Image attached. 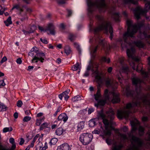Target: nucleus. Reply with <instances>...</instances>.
Masks as SVG:
<instances>
[{
  "mask_svg": "<svg viewBox=\"0 0 150 150\" xmlns=\"http://www.w3.org/2000/svg\"><path fill=\"white\" fill-rule=\"evenodd\" d=\"M126 22L128 26L127 31L123 35V39L125 44L121 43V46L122 48L124 47H127V45H128L130 47V49H127V53L128 57L132 59L133 60L138 61L139 59L134 55L135 51L134 45H135L139 48H142L145 46L144 43L141 40L132 41L128 42L127 40L130 38L134 37V35L137 32L138 28L142 26L143 24L141 23L133 24L132 21L130 19H127Z\"/></svg>",
  "mask_w": 150,
  "mask_h": 150,
  "instance_id": "1",
  "label": "nucleus"
},
{
  "mask_svg": "<svg viewBox=\"0 0 150 150\" xmlns=\"http://www.w3.org/2000/svg\"><path fill=\"white\" fill-rule=\"evenodd\" d=\"M148 60V64L149 67L148 68V72H145L143 71L142 68L140 69H138L139 65L135 67L134 60L132 61L131 63H130V64L134 70H136L137 72L140 73L144 78H147L149 75H150V57H149ZM141 102H142L144 105H148L150 107V100H148L147 97L144 96L140 99L137 100L136 102L133 101L132 103H130L127 104L126 108L123 110H118L117 112L118 117L120 119H122L123 117L127 119L130 113L135 112L136 111L134 110L132 111L131 110L133 109V108L135 107L140 105L141 104Z\"/></svg>",
  "mask_w": 150,
  "mask_h": 150,
  "instance_id": "2",
  "label": "nucleus"
},
{
  "mask_svg": "<svg viewBox=\"0 0 150 150\" xmlns=\"http://www.w3.org/2000/svg\"><path fill=\"white\" fill-rule=\"evenodd\" d=\"M101 96L100 89H98L96 93L94 95V98L97 102V103H95L94 105L97 107L99 105H104L107 101H111L114 103H118L120 101L118 94L114 91L109 92L107 89H105L104 91V99L100 100Z\"/></svg>",
  "mask_w": 150,
  "mask_h": 150,
  "instance_id": "3",
  "label": "nucleus"
},
{
  "mask_svg": "<svg viewBox=\"0 0 150 150\" xmlns=\"http://www.w3.org/2000/svg\"><path fill=\"white\" fill-rule=\"evenodd\" d=\"M96 18L101 23L98 27L95 28L94 32L97 33L101 30H103L105 33H107L109 31L110 33V38L111 40H112L113 36V31L110 23L105 21L102 16L97 15Z\"/></svg>",
  "mask_w": 150,
  "mask_h": 150,
  "instance_id": "4",
  "label": "nucleus"
},
{
  "mask_svg": "<svg viewBox=\"0 0 150 150\" xmlns=\"http://www.w3.org/2000/svg\"><path fill=\"white\" fill-rule=\"evenodd\" d=\"M108 118L110 120V121L105 118V116L103 114H101L100 116L103 119V122L105 126L104 134L105 135L110 136L111 134V130L113 129L112 126L113 124V122L112 120L114 118L115 113L112 109H110L108 112Z\"/></svg>",
  "mask_w": 150,
  "mask_h": 150,
  "instance_id": "5",
  "label": "nucleus"
},
{
  "mask_svg": "<svg viewBox=\"0 0 150 150\" xmlns=\"http://www.w3.org/2000/svg\"><path fill=\"white\" fill-rule=\"evenodd\" d=\"M149 135L148 140L149 141L148 145L150 146V131L147 133ZM131 144L127 150H140V148L143 144L142 140L139 138L133 135L130 136Z\"/></svg>",
  "mask_w": 150,
  "mask_h": 150,
  "instance_id": "6",
  "label": "nucleus"
},
{
  "mask_svg": "<svg viewBox=\"0 0 150 150\" xmlns=\"http://www.w3.org/2000/svg\"><path fill=\"white\" fill-rule=\"evenodd\" d=\"M144 0L146 2L145 9H143L140 7H137L134 10V15L137 19H139L140 18L141 15H145L147 11L150 8V1L147 0Z\"/></svg>",
  "mask_w": 150,
  "mask_h": 150,
  "instance_id": "7",
  "label": "nucleus"
},
{
  "mask_svg": "<svg viewBox=\"0 0 150 150\" xmlns=\"http://www.w3.org/2000/svg\"><path fill=\"white\" fill-rule=\"evenodd\" d=\"M35 48V47H33L31 50L32 52L29 54V55L33 56L34 54V53H36V55L34 57L32 60V63H37L38 61H40L42 63L43 62L45 61V54L43 53L37 52L36 51H34V49Z\"/></svg>",
  "mask_w": 150,
  "mask_h": 150,
  "instance_id": "8",
  "label": "nucleus"
},
{
  "mask_svg": "<svg viewBox=\"0 0 150 150\" xmlns=\"http://www.w3.org/2000/svg\"><path fill=\"white\" fill-rule=\"evenodd\" d=\"M93 138V135L88 133H83L80 136L79 140L82 144L86 145L89 144Z\"/></svg>",
  "mask_w": 150,
  "mask_h": 150,
  "instance_id": "9",
  "label": "nucleus"
},
{
  "mask_svg": "<svg viewBox=\"0 0 150 150\" xmlns=\"http://www.w3.org/2000/svg\"><path fill=\"white\" fill-rule=\"evenodd\" d=\"M38 28L41 32H47L48 34H50L52 35H54L56 33L55 28L52 23H50L48 24L46 28L45 29L42 27L39 26Z\"/></svg>",
  "mask_w": 150,
  "mask_h": 150,
  "instance_id": "10",
  "label": "nucleus"
},
{
  "mask_svg": "<svg viewBox=\"0 0 150 150\" xmlns=\"http://www.w3.org/2000/svg\"><path fill=\"white\" fill-rule=\"evenodd\" d=\"M98 67V64H90L87 67V70L85 73L84 76H88L89 73L88 71L91 70L93 73L95 72L96 74H97V69Z\"/></svg>",
  "mask_w": 150,
  "mask_h": 150,
  "instance_id": "11",
  "label": "nucleus"
},
{
  "mask_svg": "<svg viewBox=\"0 0 150 150\" xmlns=\"http://www.w3.org/2000/svg\"><path fill=\"white\" fill-rule=\"evenodd\" d=\"M129 71L128 67L127 65H125L123 66L120 70V74L117 75L118 79L121 83H122V81H124V79L122 77L121 75V73L124 72L127 74Z\"/></svg>",
  "mask_w": 150,
  "mask_h": 150,
  "instance_id": "12",
  "label": "nucleus"
},
{
  "mask_svg": "<svg viewBox=\"0 0 150 150\" xmlns=\"http://www.w3.org/2000/svg\"><path fill=\"white\" fill-rule=\"evenodd\" d=\"M121 86L123 89V91L126 93L127 96H134V92L130 90L129 85H127L125 88L122 85H121Z\"/></svg>",
  "mask_w": 150,
  "mask_h": 150,
  "instance_id": "13",
  "label": "nucleus"
},
{
  "mask_svg": "<svg viewBox=\"0 0 150 150\" xmlns=\"http://www.w3.org/2000/svg\"><path fill=\"white\" fill-rule=\"evenodd\" d=\"M71 146L67 143H64L59 146L57 150H71Z\"/></svg>",
  "mask_w": 150,
  "mask_h": 150,
  "instance_id": "14",
  "label": "nucleus"
},
{
  "mask_svg": "<svg viewBox=\"0 0 150 150\" xmlns=\"http://www.w3.org/2000/svg\"><path fill=\"white\" fill-rule=\"evenodd\" d=\"M16 9V12L21 16H22L21 13L23 11V10L20 4H16L13 6L12 10Z\"/></svg>",
  "mask_w": 150,
  "mask_h": 150,
  "instance_id": "15",
  "label": "nucleus"
},
{
  "mask_svg": "<svg viewBox=\"0 0 150 150\" xmlns=\"http://www.w3.org/2000/svg\"><path fill=\"white\" fill-rule=\"evenodd\" d=\"M136 122H131V124L132 126V133L134 134L135 132L136 131L137 129V126L139 125V122L137 120H136Z\"/></svg>",
  "mask_w": 150,
  "mask_h": 150,
  "instance_id": "16",
  "label": "nucleus"
},
{
  "mask_svg": "<svg viewBox=\"0 0 150 150\" xmlns=\"http://www.w3.org/2000/svg\"><path fill=\"white\" fill-rule=\"evenodd\" d=\"M68 118L66 114L63 113L61 114L58 117V120L59 121H63L65 122L68 120Z\"/></svg>",
  "mask_w": 150,
  "mask_h": 150,
  "instance_id": "17",
  "label": "nucleus"
},
{
  "mask_svg": "<svg viewBox=\"0 0 150 150\" xmlns=\"http://www.w3.org/2000/svg\"><path fill=\"white\" fill-rule=\"evenodd\" d=\"M122 147V145L120 144L118 145L117 144V143L115 142L113 143V145L111 150H121V149Z\"/></svg>",
  "mask_w": 150,
  "mask_h": 150,
  "instance_id": "18",
  "label": "nucleus"
},
{
  "mask_svg": "<svg viewBox=\"0 0 150 150\" xmlns=\"http://www.w3.org/2000/svg\"><path fill=\"white\" fill-rule=\"evenodd\" d=\"M133 83L135 85L140 84L142 82V80L137 77H134L132 79Z\"/></svg>",
  "mask_w": 150,
  "mask_h": 150,
  "instance_id": "19",
  "label": "nucleus"
},
{
  "mask_svg": "<svg viewBox=\"0 0 150 150\" xmlns=\"http://www.w3.org/2000/svg\"><path fill=\"white\" fill-rule=\"evenodd\" d=\"M81 66L79 64V63H77L76 64L74 65L72 67V69L73 71H76L78 69L79 70L78 71L79 73L80 71Z\"/></svg>",
  "mask_w": 150,
  "mask_h": 150,
  "instance_id": "20",
  "label": "nucleus"
},
{
  "mask_svg": "<svg viewBox=\"0 0 150 150\" xmlns=\"http://www.w3.org/2000/svg\"><path fill=\"white\" fill-rule=\"evenodd\" d=\"M140 38L142 39L150 38V35H147L146 33L144 32L142 33H140Z\"/></svg>",
  "mask_w": 150,
  "mask_h": 150,
  "instance_id": "21",
  "label": "nucleus"
},
{
  "mask_svg": "<svg viewBox=\"0 0 150 150\" xmlns=\"http://www.w3.org/2000/svg\"><path fill=\"white\" fill-rule=\"evenodd\" d=\"M124 3L125 4H136L137 3V0H123Z\"/></svg>",
  "mask_w": 150,
  "mask_h": 150,
  "instance_id": "22",
  "label": "nucleus"
},
{
  "mask_svg": "<svg viewBox=\"0 0 150 150\" xmlns=\"http://www.w3.org/2000/svg\"><path fill=\"white\" fill-rule=\"evenodd\" d=\"M84 122L83 121L80 122L77 126V130L79 131L82 129L84 127Z\"/></svg>",
  "mask_w": 150,
  "mask_h": 150,
  "instance_id": "23",
  "label": "nucleus"
},
{
  "mask_svg": "<svg viewBox=\"0 0 150 150\" xmlns=\"http://www.w3.org/2000/svg\"><path fill=\"white\" fill-rule=\"evenodd\" d=\"M7 109V107L3 103L0 102V111H6Z\"/></svg>",
  "mask_w": 150,
  "mask_h": 150,
  "instance_id": "24",
  "label": "nucleus"
},
{
  "mask_svg": "<svg viewBox=\"0 0 150 150\" xmlns=\"http://www.w3.org/2000/svg\"><path fill=\"white\" fill-rule=\"evenodd\" d=\"M63 132V129L62 128H59L56 130L55 133L57 135L60 136L62 134Z\"/></svg>",
  "mask_w": 150,
  "mask_h": 150,
  "instance_id": "25",
  "label": "nucleus"
},
{
  "mask_svg": "<svg viewBox=\"0 0 150 150\" xmlns=\"http://www.w3.org/2000/svg\"><path fill=\"white\" fill-rule=\"evenodd\" d=\"M6 25L8 26L9 25L12 24L11 18V16L8 17L7 19L4 21Z\"/></svg>",
  "mask_w": 150,
  "mask_h": 150,
  "instance_id": "26",
  "label": "nucleus"
},
{
  "mask_svg": "<svg viewBox=\"0 0 150 150\" xmlns=\"http://www.w3.org/2000/svg\"><path fill=\"white\" fill-rule=\"evenodd\" d=\"M96 125V120L92 119L89 122V126L90 127H92Z\"/></svg>",
  "mask_w": 150,
  "mask_h": 150,
  "instance_id": "27",
  "label": "nucleus"
},
{
  "mask_svg": "<svg viewBox=\"0 0 150 150\" xmlns=\"http://www.w3.org/2000/svg\"><path fill=\"white\" fill-rule=\"evenodd\" d=\"M64 50L65 52L67 55H69L71 52V50L69 46H66Z\"/></svg>",
  "mask_w": 150,
  "mask_h": 150,
  "instance_id": "28",
  "label": "nucleus"
},
{
  "mask_svg": "<svg viewBox=\"0 0 150 150\" xmlns=\"http://www.w3.org/2000/svg\"><path fill=\"white\" fill-rule=\"evenodd\" d=\"M58 141V139L56 138H53L49 142V144L51 146L52 145H55Z\"/></svg>",
  "mask_w": 150,
  "mask_h": 150,
  "instance_id": "29",
  "label": "nucleus"
},
{
  "mask_svg": "<svg viewBox=\"0 0 150 150\" xmlns=\"http://www.w3.org/2000/svg\"><path fill=\"white\" fill-rule=\"evenodd\" d=\"M96 79L99 84L102 83L103 81L100 76L97 74L96 76Z\"/></svg>",
  "mask_w": 150,
  "mask_h": 150,
  "instance_id": "30",
  "label": "nucleus"
},
{
  "mask_svg": "<svg viewBox=\"0 0 150 150\" xmlns=\"http://www.w3.org/2000/svg\"><path fill=\"white\" fill-rule=\"evenodd\" d=\"M119 136L120 137L121 139L122 140L124 141L127 139V136L125 134L120 133Z\"/></svg>",
  "mask_w": 150,
  "mask_h": 150,
  "instance_id": "31",
  "label": "nucleus"
},
{
  "mask_svg": "<svg viewBox=\"0 0 150 150\" xmlns=\"http://www.w3.org/2000/svg\"><path fill=\"white\" fill-rule=\"evenodd\" d=\"M112 17L116 21H118L119 17V13H113Z\"/></svg>",
  "mask_w": 150,
  "mask_h": 150,
  "instance_id": "32",
  "label": "nucleus"
},
{
  "mask_svg": "<svg viewBox=\"0 0 150 150\" xmlns=\"http://www.w3.org/2000/svg\"><path fill=\"white\" fill-rule=\"evenodd\" d=\"M138 130L139 134L140 135H142L144 134V129L143 127L139 126Z\"/></svg>",
  "mask_w": 150,
  "mask_h": 150,
  "instance_id": "33",
  "label": "nucleus"
},
{
  "mask_svg": "<svg viewBox=\"0 0 150 150\" xmlns=\"http://www.w3.org/2000/svg\"><path fill=\"white\" fill-rule=\"evenodd\" d=\"M48 124L47 122H45L43 123L40 127V130H42L43 129L48 127Z\"/></svg>",
  "mask_w": 150,
  "mask_h": 150,
  "instance_id": "34",
  "label": "nucleus"
},
{
  "mask_svg": "<svg viewBox=\"0 0 150 150\" xmlns=\"http://www.w3.org/2000/svg\"><path fill=\"white\" fill-rule=\"evenodd\" d=\"M81 100V97L79 96H75L72 99V100L74 102H76L80 100Z\"/></svg>",
  "mask_w": 150,
  "mask_h": 150,
  "instance_id": "35",
  "label": "nucleus"
},
{
  "mask_svg": "<svg viewBox=\"0 0 150 150\" xmlns=\"http://www.w3.org/2000/svg\"><path fill=\"white\" fill-rule=\"evenodd\" d=\"M111 80L109 78L105 80V84L107 87L112 86L111 83Z\"/></svg>",
  "mask_w": 150,
  "mask_h": 150,
  "instance_id": "36",
  "label": "nucleus"
},
{
  "mask_svg": "<svg viewBox=\"0 0 150 150\" xmlns=\"http://www.w3.org/2000/svg\"><path fill=\"white\" fill-rule=\"evenodd\" d=\"M44 118L43 117V118L40 119H37L36 120V125L37 126H39L40 125V124H41L42 122V120H44Z\"/></svg>",
  "mask_w": 150,
  "mask_h": 150,
  "instance_id": "37",
  "label": "nucleus"
},
{
  "mask_svg": "<svg viewBox=\"0 0 150 150\" xmlns=\"http://www.w3.org/2000/svg\"><path fill=\"white\" fill-rule=\"evenodd\" d=\"M13 129L11 127H5L3 129V132H10Z\"/></svg>",
  "mask_w": 150,
  "mask_h": 150,
  "instance_id": "38",
  "label": "nucleus"
},
{
  "mask_svg": "<svg viewBox=\"0 0 150 150\" xmlns=\"http://www.w3.org/2000/svg\"><path fill=\"white\" fill-rule=\"evenodd\" d=\"M98 47V46H97L93 50H92L91 52V54L92 55V57L93 58H94L95 56V53H96L97 51V49Z\"/></svg>",
  "mask_w": 150,
  "mask_h": 150,
  "instance_id": "39",
  "label": "nucleus"
},
{
  "mask_svg": "<svg viewBox=\"0 0 150 150\" xmlns=\"http://www.w3.org/2000/svg\"><path fill=\"white\" fill-rule=\"evenodd\" d=\"M102 61L105 62H106L108 63H109L110 62V60L109 58H107L105 57H103L102 58Z\"/></svg>",
  "mask_w": 150,
  "mask_h": 150,
  "instance_id": "40",
  "label": "nucleus"
},
{
  "mask_svg": "<svg viewBox=\"0 0 150 150\" xmlns=\"http://www.w3.org/2000/svg\"><path fill=\"white\" fill-rule=\"evenodd\" d=\"M31 117L29 116H25L23 119V120L24 122H27L31 119Z\"/></svg>",
  "mask_w": 150,
  "mask_h": 150,
  "instance_id": "41",
  "label": "nucleus"
},
{
  "mask_svg": "<svg viewBox=\"0 0 150 150\" xmlns=\"http://www.w3.org/2000/svg\"><path fill=\"white\" fill-rule=\"evenodd\" d=\"M36 26L33 25L30 28V30H29L30 33H33L34 31L36 29Z\"/></svg>",
  "mask_w": 150,
  "mask_h": 150,
  "instance_id": "42",
  "label": "nucleus"
},
{
  "mask_svg": "<svg viewBox=\"0 0 150 150\" xmlns=\"http://www.w3.org/2000/svg\"><path fill=\"white\" fill-rule=\"evenodd\" d=\"M22 104L23 103L21 100H18L17 102V105L18 107H21Z\"/></svg>",
  "mask_w": 150,
  "mask_h": 150,
  "instance_id": "43",
  "label": "nucleus"
},
{
  "mask_svg": "<svg viewBox=\"0 0 150 150\" xmlns=\"http://www.w3.org/2000/svg\"><path fill=\"white\" fill-rule=\"evenodd\" d=\"M5 85V83L4 80H1L0 81V88H1L2 87H3Z\"/></svg>",
  "mask_w": 150,
  "mask_h": 150,
  "instance_id": "44",
  "label": "nucleus"
},
{
  "mask_svg": "<svg viewBox=\"0 0 150 150\" xmlns=\"http://www.w3.org/2000/svg\"><path fill=\"white\" fill-rule=\"evenodd\" d=\"M41 143H40L39 144H38L36 147V150H40L41 148H42Z\"/></svg>",
  "mask_w": 150,
  "mask_h": 150,
  "instance_id": "45",
  "label": "nucleus"
},
{
  "mask_svg": "<svg viewBox=\"0 0 150 150\" xmlns=\"http://www.w3.org/2000/svg\"><path fill=\"white\" fill-rule=\"evenodd\" d=\"M74 47L76 48L79 51H80V47L78 43L76 42H74Z\"/></svg>",
  "mask_w": 150,
  "mask_h": 150,
  "instance_id": "46",
  "label": "nucleus"
},
{
  "mask_svg": "<svg viewBox=\"0 0 150 150\" xmlns=\"http://www.w3.org/2000/svg\"><path fill=\"white\" fill-rule=\"evenodd\" d=\"M41 41L43 43L45 44H47L48 43V42L47 40L45 38L42 39V38L40 39Z\"/></svg>",
  "mask_w": 150,
  "mask_h": 150,
  "instance_id": "47",
  "label": "nucleus"
},
{
  "mask_svg": "<svg viewBox=\"0 0 150 150\" xmlns=\"http://www.w3.org/2000/svg\"><path fill=\"white\" fill-rule=\"evenodd\" d=\"M61 109V108L60 107H59L58 108L57 111H56L55 113L54 114V116H56L57 115V113L60 111Z\"/></svg>",
  "mask_w": 150,
  "mask_h": 150,
  "instance_id": "48",
  "label": "nucleus"
},
{
  "mask_svg": "<svg viewBox=\"0 0 150 150\" xmlns=\"http://www.w3.org/2000/svg\"><path fill=\"white\" fill-rule=\"evenodd\" d=\"M106 142L107 143L108 145H110L112 142V141L111 140L109 139H107L106 140Z\"/></svg>",
  "mask_w": 150,
  "mask_h": 150,
  "instance_id": "49",
  "label": "nucleus"
},
{
  "mask_svg": "<svg viewBox=\"0 0 150 150\" xmlns=\"http://www.w3.org/2000/svg\"><path fill=\"white\" fill-rule=\"evenodd\" d=\"M86 112V110H81L79 112V114L83 115L85 114Z\"/></svg>",
  "mask_w": 150,
  "mask_h": 150,
  "instance_id": "50",
  "label": "nucleus"
},
{
  "mask_svg": "<svg viewBox=\"0 0 150 150\" xmlns=\"http://www.w3.org/2000/svg\"><path fill=\"white\" fill-rule=\"evenodd\" d=\"M69 92H70V90L69 89H67V90L64 91V92L63 93H65L63 95L64 96H65L66 95H68V94L69 93Z\"/></svg>",
  "mask_w": 150,
  "mask_h": 150,
  "instance_id": "51",
  "label": "nucleus"
},
{
  "mask_svg": "<svg viewBox=\"0 0 150 150\" xmlns=\"http://www.w3.org/2000/svg\"><path fill=\"white\" fill-rule=\"evenodd\" d=\"M57 2L59 4H63L65 3L64 0H57Z\"/></svg>",
  "mask_w": 150,
  "mask_h": 150,
  "instance_id": "52",
  "label": "nucleus"
},
{
  "mask_svg": "<svg viewBox=\"0 0 150 150\" xmlns=\"http://www.w3.org/2000/svg\"><path fill=\"white\" fill-rule=\"evenodd\" d=\"M22 31L24 33V34H25V35H28V34L31 33H30V31H26L24 30H22Z\"/></svg>",
  "mask_w": 150,
  "mask_h": 150,
  "instance_id": "53",
  "label": "nucleus"
},
{
  "mask_svg": "<svg viewBox=\"0 0 150 150\" xmlns=\"http://www.w3.org/2000/svg\"><path fill=\"white\" fill-rule=\"evenodd\" d=\"M28 18V17L26 16L25 14L24 15V17L23 18H22L21 19V21H23L27 19Z\"/></svg>",
  "mask_w": 150,
  "mask_h": 150,
  "instance_id": "54",
  "label": "nucleus"
},
{
  "mask_svg": "<svg viewBox=\"0 0 150 150\" xmlns=\"http://www.w3.org/2000/svg\"><path fill=\"white\" fill-rule=\"evenodd\" d=\"M7 60V58L6 57H3L1 61V63H3L4 62H5Z\"/></svg>",
  "mask_w": 150,
  "mask_h": 150,
  "instance_id": "55",
  "label": "nucleus"
},
{
  "mask_svg": "<svg viewBox=\"0 0 150 150\" xmlns=\"http://www.w3.org/2000/svg\"><path fill=\"white\" fill-rule=\"evenodd\" d=\"M16 62L17 64H20L22 63V60L20 58H19L16 60Z\"/></svg>",
  "mask_w": 150,
  "mask_h": 150,
  "instance_id": "56",
  "label": "nucleus"
},
{
  "mask_svg": "<svg viewBox=\"0 0 150 150\" xmlns=\"http://www.w3.org/2000/svg\"><path fill=\"white\" fill-rule=\"evenodd\" d=\"M43 115V113L42 112H40L38 113L36 116V117H40Z\"/></svg>",
  "mask_w": 150,
  "mask_h": 150,
  "instance_id": "57",
  "label": "nucleus"
},
{
  "mask_svg": "<svg viewBox=\"0 0 150 150\" xmlns=\"http://www.w3.org/2000/svg\"><path fill=\"white\" fill-rule=\"evenodd\" d=\"M14 139L13 138H11L9 139V142L12 144H14Z\"/></svg>",
  "mask_w": 150,
  "mask_h": 150,
  "instance_id": "58",
  "label": "nucleus"
},
{
  "mask_svg": "<svg viewBox=\"0 0 150 150\" xmlns=\"http://www.w3.org/2000/svg\"><path fill=\"white\" fill-rule=\"evenodd\" d=\"M5 10L2 8L1 7H0V14H2Z\"/></svg>",
  "mask_w": 150,
  "mask_h": 150,
  "instance_id": "59",
  "label": "nucleus"
},
{
  "mask_svg": "<svg viewBox=\"0 0 150 150\" xmlns=\"http://www.w3.org/2000/svg\"><path fill=\"white\" fill-rule=\"evenodd\" d=\"M92 133L94 134H99L100 133V131L97 130H95L92 132Z\"/></svg>",
  "mask_w": 150,
  "mask_h": 150,
  "instance_id": "60",
  "label": "nucleus"
},
{
  "mask_svg": "<svg viewBox=\"0 0 150 150\" xmlns=\"http://www.w3.org/2000/svg\"><path fill=\"white\" fill-rule=\"evenodd\" d=\"M65 93H62V94H60L59 95V97L60 100H62V99L63 97H64V96L63 95Z\"/></svg>",
  "mask_w": 150,
  "mask_h": 150,
  "instance_id": "61",
  "label": "nucleus"
},
{
  "mask_svg": "<svg viewBox=\"0 0 150 150\" xmlns=\"http://www.w3.org/2000/svg\"><path fill=\"white\" fill-rule=\"evenodd\" d=\"M24 142V141L23 139V138H21V139L20 141L19 142V144L20 145H22L23 144Z\"/></svg>",
  "mask_w": 150,
  "mask_h": 150,
  "instance_id": "62",
  "label": "nucleus"
},
{
  "mask_svg": "<svg viewBox=\"0 0 150 150\" xmlns=\"http://www.w3.org/2000/svg\"><path fill=\"white\" fill-rule=\"evenodd\" d=\"M94 111V110L92 109H88V114H91L92 112H93Z\"/></svg>",
  "mask_w": 150,
  "mask_h": 150,
  "instance_id": "63",
  "label": "nucleus"
},
{
  "mask_svg": "<svg viewBox=\"0 0 150 150\" xmlns=\"http://www.w3.org/2000/svg\"><path fill=\"white\" fill-rule=\"evenodd\" d=\"M34 68V67L33 66H29L28 67V69L27 70L28 71H31V70H32L33 69V68Z\"/></svg>",
  "mask_w": 150,
  "mask_h": 150,
  "instance_id": "64",
  "label": "nucleus"
}]
</instances>
